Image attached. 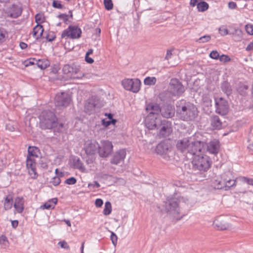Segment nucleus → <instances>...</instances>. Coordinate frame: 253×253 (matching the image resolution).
Listing matches in <instances>:
<instances>
[{
    "mask_svg": "<svg viewBox=\"0 0 253 253\" xmlns=\"http://www.w3.org/2000/svg\"><path fill=\"white\" fill-rule=\"evenodd\" d=\"M205 145V142L195 140L191 137L178 140L176 143V147L178 151L186 156L192 157L202 153Z\"/></svg>",
    "mask_w": 253,
    "mask_h": 253,
    "instance_id": "obj_1",
    "label": "nucleus"
},
{
    "mask_svg": "<svg viewBox=\"0 0 253 253\" xmlns=\"http://www.w3.org/2000/svg\"><path fill=\"white\" fill-rule=\"evenodd\" d=\"M40 127L42 129H53L54 131L62 132L64 127V124H59L55 114L49 110L43 111L39 116Z\"/></svg>",
    "mask_w": 253,
    "mask_h": 253,
    "instance_id": "obj_2",
    "label": "nucleus"
},
{
    "mask_svg": "<svg viewBox=\"0 0 253 253\" xmlns=\"http://www.w3.org/2000/svg\"><path fill=\"white\" fill-rule=\"evenodd\" d=\"M176 111L179 118L183 121L193 120L198 115L196 106L190 102L182 99L176 102Z\"/></svg>",
    "mask_w": 253,
    "mask_h": 253,
    "instance_id": "obj_3",
    "label": "nucleus"
},
{
    "mask_svg": "<svg viewBox=\"0 0 253 253\" xmlns=\"http://www.w3.org/2000/svg\"><path fill=\"white\" fill-rule=\"evenodd\" d=\"M162 212L167 213L168 214L175 218L176 220L180 219L184 214L180 215V210L178 204V200L175 198H167L163 202L162 208L158 206Z\"/></svg>",
    "mask_w": 253,
    "mask_h": 253,
    "instance_id": "obj_4",
    "label": "nucleus"
},
{
    "mask_svg": "<svg viewBox=\"0 0 253 253\" xmlns=\"http://www.w3.org/2000/svg\"><path fill=\"white\" fill-rule=\"evenodd\" d=\"M236 180L233 179L232 173L227 171L221 174L219 177L214 179L212 186L216 189H221L225 188V190L236 185Z\"/></svg>",
    "mask_w": 253,
    "mask_h": 253,
    "instance_id": "obj_5",
    "label": "nucleus"
},
{
    "mask_svg": "<svg viewBox=\"0 0 253 253\" xmlns=\"http://www.w3.org/2000/svg\"><path fill=\"white\" fill-rule=\"evenodd\" d=\"M202 153L195 155L192 163L194 169L206 171L210 168V158Z\"/></svg>",
    "mask_w": 253,
    "mask_h": 253,
    "instance_id": "obj_6",
    "label": "nucleus"
},
{
    "mask_svg": "<svg viewBox=\"0 0 253 253\" xmlns=\"http://www.w3.org/2000/svg\"><path fill=\"white\" fill-rule=\"evenodd\" d=\"M185 90L184 86L178 79L173 78L170 80L168 91L171 95L179 97L183 94Z\"/></svg>",
    "mask_w": 253,
    "mask_h": 253,
    "instance_id": "obj_7",
    "label": "nucleus"
},
{
    "mask_svg": "<svg viewBox=\"0 0 253 253\" xmlns=\"http://www.w3.org/2000/svg\"><path fill=\"white\" fill-rule=\"evenodd\" d=\"M215 112L222 116L226 115L228 112V102L223 98H215Z\"/></svg>",
    "mask_w": 253,
    "mask_h": 253,
    "instance_id": "obj_8",
    "label": "nucleus"
},
{
    "mask_svg": "<svg viewBox=\"0 0 253 253\" xmlns=\"http://www.w3.org/2000/svg\"><path fill=\"white\" fill-rule=\"evenodd\" d=\"M82 31L80 28L76 26H69L68 29L64 30L61 34V38L66 37L71 39H78L81 37Z\"/></svg>",
    "mask_w": 253,
    "mask_h": 253,
    "instance_id": "obj_9",
    "label": "nucleus"
},
{
    "mask_svg": "<svg viewBox=\"0 0 253 253\" xmlns=\"http://www.w3.org/2000/svg\"><path fill=\"white\" fill-rule=\"evenodd\" d=\"M157 129H159V135L160 137H166L169 136L172 132L171 124L166 120L162 121Z\"/></svg>",
    "mask_w": 253,
    "mask_h": 253,
    "instance_id": "obj_10",
    "label": "nucleus"
},
{
    "mask_svg": "<svg viewBox=\"0 0 253 253\" xmlns=\"http://www.w3.org/2000/svg\"><path fill=\"white\" fill-rule=\"evenodd\" d=\"M63 73L73 79H80L82 76H78L77 74L80 71V69L74 64L65 65L62 69Z\"/></svg>",
    "mask_w": 253,
    "mask_h": 253,
    "instance_id": "obj_11",
    "label": "nucleus"
},
{
    "mask_svg": "<svg viewBox=\"0 0 253 253\" xmlns=\"http://www.w3.org/2000/svg\"><path fill=\"white\" fill-rule=\"evenodd\" d=\"M70 100V97L68 93L61 92L56 94L55 97V104L58 107H66L69 104Z\"/></svg>",
    "mask_w": 253,
    "mask_h": 253,
    "instance_id": "obj_12",
    "label": "nucleus"
},
{
    "mask_svg": "<svg viewBox=\"0 0 253 253\" xmlns=\"http://www.w3.org/2000/svg\"><path fill=\"white\" fill-rule=\"evenodd\" d=\"M162 121L159 117L148 115L145 120V125L149 129H154L158 128L162 123Z\"/></svg>",
    "mask_w": 253,
    "mask_h": 253,
    "instance_id": "obj_13",
    "label": "nucleus"
},
{
    "mask_svg": "<svg viewBox=\"0 0 253 253\" xmlns=\"http://www.w3.org/2000/svg\"><path fill=\"white\" fill-rule=\"evenodd\" d=\"M206 149L209 153L216 155L219 151L220 142L218 140L214 139L211 140L209 143H205L204 149L202 151V153L205 152Z\"/></svg>",
    "mask_w": 253,
    "mask_h": 253,
    "instance_id": "obj_14",
    "label": "nucleus"
},
{
    "mask_svg": "<svg viewBox=\"0 0 253 253\" xmlns=\"http://www.w3.org/2000/svg\"><path fill=\"white\" fill-rule=\"evenodd\" d=\"M113 150V145L110 141H104L102 143L101 147L99 146L98 149V152L101 157H107Z\"/></svg>",
    "mask_w": 253,
    "mask_h": 253,
    "instance_id": "obj_15",
    "label": "nucleus"
},
{
    "mask_svg": "<svg viewBox=\"0 0 253 253\" xmlns=\"http://www.w3.org/2000/svg\"><path fill=\"white\" fill-rule=\"evenodd\" d=\"M99 148L98 143L94 140H88L84 144V149L87 155H94Z\"/></svg>",
    "mask_w": 253,
    "mask_h": 253,
    "instance_id": "obj_16",
    "label": "nucleus"
},
{
    "mask_svg": "<svg viewBox=\"0 0 253 253\" xmlns=\"http://www.w3.org/2000/svg\"><path fill=\"white\" fill-rule=\"evenodd\" d=\"M96 100L95 97L92 96L89 98L84 104V111L88 114L94 113L95 108L96 106Z\"/></svg>",
    "mask_w": 253,
    "mask_h": 253,
    "instance_id": "obj_17",
    "label": "nucleus"
},
{
    "mask_svg": "<svg viewBox=\"0 0 253 253\" xmlns=\"http://www.w3.org/2000/svg\"><path fill=\"white\" fill-rule=\"evenodd\" d=\"M162 116L165 118H171L174 116L175 109L170 105H165L161 108Z\"/></svg>",
    "mask_w": 253,
    "mask_h": 253,
    "instance_id": "obj_18",
    "label": "nucleus"
},
{
    "mask_svg": "<svg viewBox=\"0 0 253 253\" xmlns=\"http://www.w3.org/2000/svg\"><path fill=\"white\" fill-rule=\"evenodd\" d=\"M126 156V152L125 149H121L117 151L113 156L111 160L113 164L118 165L123 161Z\"/></svg>",
    "mask_w": 253,
    "mask_h": 253,
    "instance_id": "obj_19",
    "label": "nucleus"
},
{
    "mask_svg": "<svg viewBox=\"0 0 253 253\" xmlns=\"http://www.w3.org/2000/svg\"><path fill=\"white\" fill-rule=\"evenodd\" d=\"M146 109L149 112V115H152L156 117L159 116L161 108L158 104L156 103H150L147 105Z\"/></svg>",
    "mask_w": 253,
    "mask_h": 253,
    "instance_id": "obj_20",
    "label": "nucleus"
},
{
    "mask_svg": "<svg viewBox=\"0 0 253 253\" xmlns=\"http://www.w3.org/2000/svg\"><path fill=\"white\" fill-rule=\"evenodd\" d=\"M22 13L21 8L18 5L13 4L8 10V15L12 18H17Z\"/></svg>",
    "mask_w": 253,
    "mask_h": 253,
    "instance_id": "obj_21",
    "label": "nucleus"
},
{
    "mask_svg": "<svg viewBox=\"0 0 253 253\" xmlns=\"http://www.w3.org/2000/svg\"><path fill=\"white\" fill-rule=\"evenodd\" d=\"M169 146L166 142H161L156 146V152L157 154L162 155L167 154L169 151Z\"/></svg>",
    "mask_w": 253,
    "mask_h": 253,
    "instance_id": "obj_22",
    "label": "nucleus"
},
{
    "mask_svg": "<svg viewBox=\"0 0 253 253\" xmlns=\"http://www.w3.org/2000/svg\"><path fill=\"white\" fill-rule=\"evenodd\" d=\"M222 122L217 115H213L211 118V125L213 129H219L222 127Z\"/></svg>",
    "mask_w": 253,
    "mask_h": 253,
    "instance_id": "obj_23",
    "label": "nucleus"
},
{
    "mask_svg": "<svg viewBox=\"0 0 253 253\" xmlns=\"http://www.w3.org/2000/svg\"><path fill=\"white\" fill-rule=\"evenodd\" d=\"M213 225L220 230H226L229 227V225L225 221L221 220V218L216 219L213 221Z\"/></svg>",
    "mask_w": 253,
    "mask_h": 253,
    "instance_id": "obj_24",
    "label": "nucleus"
},
{
    "mask_svg": "<svg viewBox=\"0 0 253 253\" xmlns=\"http://www.w3.org/2000/svg\"><path fill=\"white\" fill-rule=\"evenodd\" d=\"M24 200L23 197H17L15 200L14 207L18 213H22L24 210Z\"/></svg>",
    "mask_w": 253,
    "mask_h": 253,
    "instance_id": "obj_25",
    "label": "nucleus"
},
{
    "mask_svg": "<svg viewBox=\"0 0 253 253\" xmlns=\"http://www.w3.org/2000/svg\"><path fill=\"white\" fill-rule=\"evenodd\" d=\"M132 81L133 84H130V86L129 87L128 90L136 93L138 92L140 89L141 82L138 79H132Z\"/></svg>",
    "mask_w": 253,
    "mask_h": 253,
    "instance_id": "obj_26",
    "label": "nucleus"
},
{
    "mask_svg": "<svg viewBox=\"0 0 253 253\" xmlns=\"http://www.w3.org/2000/svg\"><path fill=\"white\" fill-rule=\"evenodd\" d=\"M44 31V29L43 26L41 24H37L34 28H33V34L34 37H36L37 39H39L41 37H42L43 32Z\"/></svg>",
    "mask_w": 253,
    "mask_h": 253,
    "instance_id": "obj_27",
    "label": "nucleus"
},
{
    "mask_svg": "<svg viewBox=\"0 0 253 253\" xmlns=\"http://www.w3.org/2000/svg\"><path fill=\"white\" fill-rule=\"evenodd\" d=\"M73 165L75 168L78 169L82 172H86V169L79 158H74L73 160Z\"/></svg>",
    "mask_w": 253,
    "mask_h": 253,
    "instance_id": "obj_28",
    "label": "nucleus"
},
{
    "mask_svg": "<svg viewBox=\"0 0 253 253\" xmlns=\"http://www.w3.org/2000/svg\"><path fill=\"white\" fill-rule=\"evenodd\" d=\"M248 89L249 86L247 84L245 83H240L238 84L237 91L241 95L245 96L248 93Z\"/></svg>",
    "mask_w": 253,
    "mask_h": 253,
    "instance_id": "obj_29",
    "label": "nucleus"
},
{
    "mask_svg": "<svg viewBox=\"0 0 253 253\" xmlns=\"http://www.w3.org/2000/svg\"><path fill=\"white\" fill-rule=\"evenodd\" d=\"M221 90L228 96L231 95L232 92V87L228 82H223L221 85Z\"/></svg>",
    "mask_w": 253,
    "mask_h": 253,
    "instance_id": "obj_30",
    "label": "nucleus"
},
{
    "mask_svg": "<svg viewBox=\"0 0 253 253\" xmlns=\"http://www.w3.org/2000/svg\"><path fill=\"white\" fill-rule=\"evenodd\" d=\"M36 64L39 68L43 70L50 66V62L47 59H42L36 60Z\"/></svg>",
    "mask_w": 253,
    "mask_h": 253,
    "instance_id": "obj_31",
    "label": "nucleus"
},
{
    "mask_svg": "<svg viewBox=\"0 0 253 253\" xmlns=\"http://www.w3.org/2000/svg\"><path fill=\"white\" fill-rule=\"evenodd\" d=\"M58 201L57 198H53L49 201H48L47 202L44 203L42 206L41 207V208H43V209H45L47 210H49L51 209H53L55 206V205L57 204Z\"/></svg>",
    "mask_w": 253,
    "mask_h": 253,
    "instance_id": "obj_32",
    "label": "nucleus"
},
{
    "mask_svg": "<svg viewBox=\"0 0 253 253\" xmlns=\"http://www.w3.org/2000/svg\"><path fill=\"white\" fill-rule=\"evenodd\" d=\"M13 204V197L11 195H9L5 198L4 203V208L5 210L10 209L12 207Z\"/></svg>",
    "mask_w": 253,
    "mask_h": 253,
    "instance_id": "obj_33",
    "label": "nucleus"
},
{
    "mask_svg": "<svg viewBox=\"0 0 253 253\" xmlns=\"http://www.w3.org/2000/svg\"><path fill=\"white\" fill-rule=\"evenodd\" d=\"M209 8V4L205 1H200L197 3V9L199 11H205Z\"/></svg>",
    "mask_w": 253,
    "mask_h": 253,
    "instance_id": "obj_34",
    "label": "nucleus"
},
{
    "mask_svg": "<svg viewBox=\"0 0 253 253\" xmlns=\"http://www.w3.org/2000/svg\"><path fill=\"white\" fill-rule=\"evenodd\" d=\"M112 211V206L110 202H106L105 204V207L103 210V214L108 215L111 213Z\"/></svg>",
    "mask_w": 253,
    "mask_h": 253,
    "instance_id": "obj_35",
    "label": "nucleus"
},
{
    "mask_svg": "<svg viewBox=\"0 0 253 253\" xmlns=\"http://www.w3.org/2000/svg\"><path fill=\"white\" fill-rule=\"evenodd\" d=\"M156 81L157 80L155 77H148L145 79L144 83L146 85H154L156 84Z\"/></svg>",
    "mask_w": 253,
    "mask_h": 253,
    "instance_id": "obj_36",
    "label": "nucleus"
},
{
    "mask_svg": "<svg viewBox=\"0 0 253 253\" xmlns=\"http://www.w3.org/2000/svg\"><path fill=\"white\" fill-rule=\"evenodd\" d=\"M133 84L132 79H125L123 80L122 82V84L126 90H128L130 86V84Z\"/></svg>",
    "mask_w": 253,
    "mask_h": 253,
    "instance_id": "obj_37",
    "label": "nucleus"
},
{
    "mask_svg": "<svg viewBox=\"0 0 253 253\" xmlns=\"http://www.w3.org/2000/svg\"><path fill=\"white\" fill-rule=\"evenodd\" d=\"M28 155L29 157H31V156H36L38 157L37 154V152L38 151V148L36 147H31L29 146L28 148Z\"/></svg>",
    "mask_w": 253,
    "mask_h": 253,
    "instance_id": "obj_38",
    "label": "nucleus"
},
{
    "mask_svg": "<svg viewBox=\"0 0 253 253\" xmlns=\"http://www.w3.org/2000/svg\"><path fill=\"white\" fill-rule=\"evenodd\" d=\"M36 164L35 160L28 156L26 161V166L27 169H28L34 167H36Z\"/></svg>",
    "mask_w": 253,
    "mask_h": 253,
    "instance_id": "obj_39",
    "label": "nucleus"
},
{
    "mask_svg": "<svg viewBox=\"0 0 253 253\" xmlns=\"http://www.w3.org/2000/svg\"><path fill=\"white\" fill-rule=\"evenodd\" d=\"M29 173L32 178L35 179L38 176V174L36 171V167L28 169Z\"/></svg>",
    "mask_w": 253,
    "mask_h": 253,
    "instance_id": "obj_40",
    "label": "nucleus"
},
{
    "mask_svg": "<svg viewBox=\"0 0 253 253\" xmlns=\"http://www.w3.org/2000/svg\"><path fill=\"white\" fill-rule=\"evenodd\" d=\"M104 4L105 8L108 10L112 9L113 7V4L112 0H104Z\"/></svg>",
    "mask_w": 253,
    "mask_h": 253,
    "instance_id": "obj_41",
    "label": "nucleus"
},
{
    "mask_svg": "<svg viewBox=\"0 0 253 253\" xmlns=\"http://www.w3.org/2000/svg\"><path fill=\"white\" fill-rule=\"evenodd\" d=\"M6 36V32L3 29L0 28V43L3 42L5 41Z\"/></svg>",
    "mask_w": 253,
    "mask_h": 253,
    "instance_id": "obj_42",
    "label": "nucleus"
},
{
    "mask_svg": "<svg viewBox=\"0 0 253 253\" xmlns=\"http://www.w3.org/2000/svg\"><path fill=\"white\" fill-rule=\"evenodd\" d=\"M116 122L117 120L115 119H112V120L109 121H106L105 120L103 119L102 121V125L106 127L112 124L115 125Z\"/></svg>",
    "mask_w": 253,
    "mask_h": 253,
    "instance_id": "obj_43",
    "label": "nucleus"
},
{
    "mask_svg": "<svg viewBox=\"0 0 253 253\" xmlns=\"http://www.w3.org/2000/svg\"><path fill=\"white\" fill-rule=\"evenodd\" d=\"M219 59L221 62H223L224 63L229 62L231 60V59L229 56L224 54H222L220 56Z\"/></svg>",
    "mask_w": 253,
    "mask_h": 253,
    "instance_id": "obj_44",
    "label": "nucleus"
},
{
    "mask_svg": "<svg viewBox=\"0 0 253 253\" xmlns=\"http://www.w3.org/2000/svg\"><path fill=\"white\" fill-rule=\"evenodd\" d=\"M210 56L214 59H219L220 57L218 52L216 50L212 51L210 54Z\"/></svg>",
    "mask_w": 253,
    "mask_h": 253,
    "instance_id": "obj_45",
    "label": "nucleus"
},
{
    "mask_svg": "<svg viewBox=\"0 0 253 253\" xmlns=\"http://www.w3.org/2000/svg\"><path fill=\"white\" fill-rule=\"evenodd\" d=\"M52 6L54 8L58 9H62L64 6L60 3V2L58 0H53L52 2Z\"/></svg>",
    "mask_w": 253,
    "mask_h": 253,
    "instance_id": "obj_46",
    "label": "nucleus"
},
{
    "mask_svg": "<svg viewBox=\"0 0 253 253\" xmlns=\"http://www.w3.org/2000/svg\"><path fill=\"white\" fill-rule=\"evenodd\" d=\"M76 182L77 179L74 177L69 178L65 181V183L69 185L75 184Z\"/></svg>",
    "mask_w": 253,
    "mask_h": 253,
    "instance_id": "obj_47",
    "label": "nucleus"
},
{
    "mask_svg": "<svg viewBox=\"0 0 253 253\" xmlns=\"http://www.w3.org/2000/svg\"><path fill=\"white\" fill-rule=\"evenodd\" d=\"M240 179L244 182L247 183L249 185L253 186V179L246 177L245 176L241 177Z\"/></svg>",
    "mask_w": 253,
    "mask_h": 253,
    "instance_id": "obj_48",
    "label": "nucleus"
},
{
    "mask_svg": "<svg viewBox=\"0 0 253 253\" xmlns=\"http://www.w3.org/2000/svg\"><path fill=\"white\" fill-rule=\"evenodd\" d=\"M110 239L112 241L113 244L116 246L117 243L118 237L117 235L113 232H111V235L110 236Z\"/></svg>",
    "mask_w": 253,
    "mask_h": 253,
    "instance_id": "obj_49",
    "label": "nucleus"
},
{
    "mask_svg": "<svg viewBox=\"0 0 253 253\" xmlns=\"http://www.w3.org/2000/svg\"><path fill=\"white\" fill-rule=\"evenodd\" d=\"M51 182L54 185L57 186L61 182V180L59 176H55L52 178Z\"/></svg>",
    "mask_w": 253,
    "mask_h": 253,
    "instance_id": "obj_50",
    "label": "nucleus"
},
{
    "mask_svg": "<svg viewBox=\"0 0 253 253\" xmlns=\"http://www.w3.org/2000/svg\"><path fill=\"white\" fill-rule=\"evenodd\" d=\"M245 29L247 32L250 35H253V25L251 24H247L245 26Z\"/></svg>",
    "mask_w": 253,
    "mask_h": 253,
    "instance_id": "obj_51",
    "label": "nucleus"
},
{
    "mask_svg": "<svg viewBox=\"0 0 253 253\" xmlns=\"http://www.w3.org/2000/svg\"><path fill=\"white\" fill-rule=\"evenodd\" d=\"M60 19H62L64 23L66 24H68V15H67L66 14H60L58 15L57 16Z\"/></svg>",
    "mask_w": 253,
    "mask_h": 253,
    "instance_id": "obj_52",
    "label": "nucleus"
},
{
    "mask_svg": "<svg viewBox=\"0 0 253 253\" xmlns=\"http://www.w3.org/2000/svg\"><path fill=\"white\" fill-rule=\"evenodd\" d=\"M211 39V38L210 35H205L200 37L199 40L201 41L202 42H206L209 41Z\"/></svg>",
    "mask_w": 253,
    "mask_h": 253,
    "instance_id": "obj_53",
    "label": "nucleus"
},
{
    "mask_svg": "<svg viewBox=\"0 0 253 253\" xmlns=\"http://www.w3.org/2000/svg\"><path fill=\"white\" fill-rule=\"evenodd\" d=\"M35 21L37 23V24H40V23L44 22L43 20H42V15L40 13H38L35 16Z\"/></svg>",
    "mask_w": 253,
    "mask_h": 253,
    "instance_id": "obj_54",
    "label": "nucleus"
},
{
    "mask_svg": "<svg viewBox=\"0 0 253 253\" xmlns=\"http://www.w3.org/2000/svg\"><path fill=\"white\" fill-rule=\"evenodd\" d=\"M100 185L96 181H94L93 182V183H89L88 184V187L89 188H94V187L99 188V187H100Z\"/></svg>",
    "mask_w": 253,
    "mask_h": 253,
    "instance_id": "obj_55",
    "label": "nucleus"
},
{
    "mask_svg": "<svg viewBox=\"0 0 253 253\" xmlns=\"http://www.w3.org/2000/svg\"><path fill=\"white\" fill-rule=\"evenodd\" d=\"M58 244L60 246L61 248L63 249H69V246L68 245L67 242L64 241H60L58 243Z\"/></svg>",
    "mask_w": 253,
    "mask_h": 253,
    "instance_id": "obj_56",
    "label": "nucleus"
},
{
    "mask_svg": "<svg viewBox=\"0 0 253 253\" xmlns=\"http://www.w3.org/2000/svg\"><path fill=\"white\" fill-rule=\"evenodd\" d=\"M103 204V201L101 199H97L95 202V205L96 207H101Z\"/></svg>",
    "mask_w": 253,
    "mask_h": 253,
    "instance_id": "obj_57",
    "label": "nucleus"
},
{
    "mask_svg": "<svg viewBox=\"0 0 253 253\" xmlns=\"http://www.w3.org/2000/svg\"><path fill=\"white\" fill-rule=\"evenodd\" d=\"M219 32L221 35L225 36L228 34V30L226 28H219Z\"/></svg>",
    "mask_w": 253,
    "mask_h": 253,
    "instance_id": "obj_58",
    "label": "nucleus"
},
{
    "mask_svg": "<svg viewBox=\"0 0 253 253\" xmlns=\"http://www.w3.org/2000/svg\"><path fill=\"white\" fill-rule=\"evenodd\" d=\"M36 60L35 58H30L29 60L26 61L25 66H28L29 65H34L35 64L34 61Z\"/></svg>",
    "mask_w": 253,
    "mask_h": 253,
    "instance_id": "obj_59",
    "label": "nucleus"
},
{
    "mask_svg": "<svg viewBox=\"0 0 253 253\" xmlns=\"http://www.w3.org/2000/svg\"><path fill=\"white\" fill-rule=\"evenodd\" d=\"M89 56V55H86V54H85V61L87 63L92 64L94 62V60L92 58L90 57Z\"/></svg>",
    "mask_w": 253,
    "mask_h": 253,
    "instance_id": "obj_60",
    "label": "nucleus"
},
{
    "mask_svg": "<svg viewBox=\"0 0 253 253\" xmlns=\"http://www.w3.org/2000/svg\"><path fill=\"white\" fill-rule=\"evenodd\" d=\"M236 6V3L233 1H230L228 3V7L230 9H235Z\"/></svg>",
    "mask_w": 253,
    "mask_h": 253,
    "instance_id": "obj_61",
    "label": "nucleus"
},
{
    "mask_svg": "<svg viewBox=\"0 0 253 253\" xmlns=\"http://www.w3.org/2000/svg\"><path fill=\"white\" fill-rule=\"evenodd\" d=\"M5 242H7V238L3 235L0 237V243L4 244Z\"/></svg>",
    "mask_w": 253,
    "mask_h": 253,
    "instance_id": "obj_62",
    "label": "nucleus"
},
{
    "mask_svg": "<svg viewBox=\"0 0 253 253\" xmlns=\"http://www.w3.org/2000/svg\"><path fill=\"white\" fill-rule=\"evenodd\" d=\"M171 52H172L171 50H167L166 56L165 57L166 59L169 60L171 57V56L172 55Z\"/></svg>",
    "mask_w": 253,
    "mask_h": 253,
    "instance_id": "obj_63",
    "label": "nucleus"
},
{
    "mask_svg": "<svg viewBox=\"0 0 253 253\" xmlns=\"http://www.w3.org/2000/svg\"><path fill=\"white\" fill-rule=\"evenodd\" d=\"M253 50V41L250 42V43L246 47V50L251 51Z\"/></svg>",
    "mask_w": 253,
    "mask_h": 253,
    "instance_id": "obj_64",
    "label": "nucleus"
}]
</instances>
